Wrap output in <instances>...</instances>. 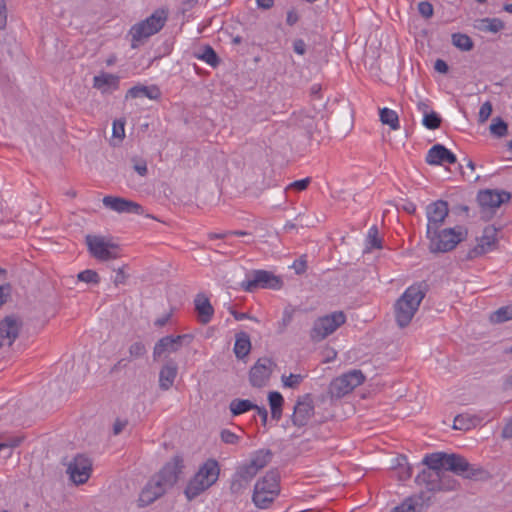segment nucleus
<instances>
[{
  "instance_id": "obj_1",
  "label": "nucleus",
  "mask_w": 512,
  "mask_h": 512,
  "mask_svg": "<svg viewBox=\"0 0 512 512\" xmlns=\"http://www.w3.org/2000/svg\"><path fill=\"white\" fill-rule=\"evenodd\" d=\"M422 464L433 471L439 473H448V471H451L467 479L479 480L487 475L484 469L471 465L466 458L454 453L435 452L427 454L423 458Z\"/></svg>"
},
{
  "instance_id": "obj_9",
  "label": "nucleus",
  "mask_w": 512,
  "mask_h": 512,
  "mask_svg": "<svg viewBox=\"0 0 512 512\" xmlns=\"http://www.w3.org/2000/svg\"><path fill=\"white\" fill-rule=\"evenodd\" d=\"M364 381L365 376L361 370H351L332 380L329 385V394L332 398H342Z\"/></svg>"
},
{
  "instance_id": "obj_35",
  "label": "nucleus",
  "mask_w": 512,
  "mask_h": 512,
  "mask_svg": "<svg viewBox=\"0 0 512 512\" xmlns=\"http://www.w3.org/2000/svg\"><path fill=\"white\" fill-rule=\"evenodd\" d=\"M477 27L482 31L497 33L504 29L505 25L499 18H483L479 20V25Z\"/></svg>"
},
{
  "instance_id": "obj_26",
  "label": "nucleus",
  "mask_w": 512,
  "mask_h": 512,
  "mask_svg": "<svg viewBox=\"0 0 512 512\" xmlns=\"http://www.w3.org/2000/svg\"><path fill=\"white\" fill-rule=\"evenodd\" d=\"M194 305L199 322L204 325L208 324L214 315V308L210 300L204 294H197Z\"/></svg>"
},
{
  "instance_id": "obj_60",
  "label": "nucleus",
  "mask_w": 512,
  "mask_h": 512,
  "mask_svg": "<svg viewBox=\"0 0 512 512\" xmlns=\"http://www.w3.org/2000/svg\"><path fill=\"white\" fill-rule=\"evenodd\" d=\"M434 69L439 72V73H447L448 70H449V67H448V64L442 60V59H437L434 63Z\"/></svg>"
},
{
  "instance_id": "obj_33",
  "label": "nucleus",
  "mask_w": 512,
  "mask_h": 512,
  "mask_svg": "<svg viewBox=\"0 0 512 512\" xmlns=\"http://www.w3.org/2000/svg\"><path fill=\"white\" fill-rule=\"evenodd\" d=\"M254 407H256V404H254L252 401L248 399H233L230 402L229 409L233 416H238L243 413H246L250 410H253Z\"/></svg>"
},
{
  "instance_id": "obj_42",
  "label": "nucleus",
  "mask_w": 512,
  "mask_h": 512,
  "mask_svg": "<svg viewBox=\"0 0 512 512\" xmlns=\"http://www.w3.org/2000/svg\"><path fill=\"white\" fill-rule=\"evenodd\" d=\"M442 122L441 117L434 111H431L429 114L424 115L423 117V125L429 130H435L440 127Z\"/></svg>"
},
{
  "instance_id": "obj_23",
  "label": "nucleus",
  "mask_w": 512,
  "mask_h": 512,
  "mask_svg": "<svg viewBox=\"0 0 512 512\" xmlns=\"http://www.w3.org/2000/svg\"><path fill=\"white\" fill-rule=\"evenodd\" d=\"M456 161L455 154L441 144L432 146L426 155V162L430 165L454 164Z\"/></svg>"
},
{
  "instance_id": "obj_36",
  "label": "nucleus",
  "mask_w": 512,
  "mask_h": 512,
  "mask_svg": "<svg viewBox=\"0 0 512 512\" xmlns=\"http://www.w3.org/2000/svg\"><path fill=\"white\" fill-rule=\"evenodd\" d=\"M452 44L461 51H470L474 47L472 39L463 33H453L451 36Z\"/></svg>"
},
{
  "instance_id": "obj_58",
  "label": "nucleus",
  "mask_w": 512,
  "mask_h": 512,
  "mask_svg": "<svg viewBox=\"0 0 512 512\" xmlns=\"http://www.w3.org/2000/svg\"><path fill=\"white\" fill-rule=\"evenodd\" d=\"M293 50L299 55H304L306 52V44L302 39H296L293 42Z\"/></svg>"
},
{
  "instance_id": "obj_4",
  "label": "nucleus",
  "mask_w": 512,
  "mask_h": 512,
  "mask_svg": "<svg viewBox=\"0 0 512 512\" xmlns=\"http://www.w3.org/2000/svg\"><path fill=\"white\" fill-rule=\"evenodd\" d=\"M220 473L219 465L216 460H207L188 482L185 488V496L188 500H193L209 487H211L218 479Z\"/></svg>"
},
{
  "instance_id": "obj_54",
  "label": "nucleus",
  "mask_w": 512,
  "mask_h": 512,
  "mask_svg": "<svg viewBox=\"0 0 512 512\" xmlns=\"http://www.w3.org/2000/svg\"><path fill=\"white\" fill-rule=\"evenodd\" d=\"M310 182H311V179L309 177L301 179V180H296V181L292 182L287 187V189H294L296 191H303V190H305L308 187Z\"/></svg>"
},
{
  "instance_id": "obj_44",
  "label": "nucleus",
  "mask_w": 512,
  "mask_h": 512,
  "mask_svg": "<svg viewBox=\"0 0 512 512\" xmlns=\"http://www.w3.org/2000/svg\"><path fill=\"white\" fill-rule=\"evenodd\" d=\"M77 279L79 281L89 283V284H98L100 282V276L95 270L86 269L84 271H81L77 275Z\"/></svg>"
},
{
  "instance_id": "obj_61",
  "label": "nucleus",
  "mask_w": 512,
  "mask_h": 512,
  "mask_svg": "<svg viewBox=\"0 0 512 512\" xmlns=\"http://www.w3.org/2000/svg\"><path fill=\"white\" fill-rule=\"evenodd\" d=\"M306 261L303 260V259H299V260H296L294 263H293V268L296 272V274H302L306 271Z\"/></svg>"
},
{
  "instance_id": "obj_38",
  "label": "nucleus",
  "mask_w": 512,
  "mask_h": 512,
  "mask_svg": "<svg viewBox=\"0 0 512 512\" xmlns=\"http://www.w3.org/2000/svg\"><path fill=\"white\" fill-rule=\"evenodd\" d=\"M125 121L122 119H116L113 122L112 128V140L113 146L119 145L125 137Z\"/></svg>"
},
{
  "instance_id": "obj_12",
  "label": "nucleus",
  "mask_w": 512,
  "mask_h": 512,
  "mask_svg": "<svg viewBox=\"0 0 512 512\" xmlns=\"http://www.w3.org/2000/svg\"><path fill=\"white\" fill-rule=\"evenodd\" d=\"M192 334H182L177 336L168 335L160 338L153 348V359L158 360L163 355L176 353L183 346H189L193 341Z\"/></svg>"
},
{
  "instance_id": "obj_30",
  "label": "nucleus",
  "mask_w": 512,
  "mask_h": 512,
  "mask_svg": "<svg viewBox=\"0 0 512 512\" xmlns=\"http://www.w3.org/2000/svg\"><path fill=\"white\" fill-rule=\"evenodd\" d=\"M251 350L250 337L246 332H239L235 336L234 353L238 359L245 358Z\"/></svg>"
},
{
  "instance_id": "obj_3",
  "label": "nucleus",
  "mask_w": 512,
  "mask_h": 512,
  "mask_svg": "<svg viewBox=\"0 0 512 512\" xmlns=\"http://www.w3.org/2000/svg\"><path fill=\"white\" fill-rule=\"evenodd\" d=\"M467 231L462 226L438 228L435 231L426 233L428 249L431 253H446L453 250L461 241L466 238Z\"/></svg>"
},
{
  "instance_id": "obj_37",
  "label": "nucleus",
  "mask_w": 512,
  "mask_h": 512,
  "mask_svg": "<svg viewBox=\"0 0 512 512\" xmlns=\"http://www.w3.org/2000/svg\"><path fill=\"white\" fill-rule=\"evenodd\" d=\"M378 234V228L375 225L368 230L365 252L382 248V240L379 238Z\"/></svg>"
},
{
  "instance_id": "obj_2",
  "label": "nucleus",
  "mask_w": 512,
  "mask_h": 512,
  "mask_svg": "<svg viewBox=\"0 0 512 512\" xmlns=\"http://www.w3.org/2000/svg\"><path fill=\"white\" fill-rule=\"evenodd\" d=\"M428 285L419 282L408 287L395 304V318L399 327L409 325L424 299Z\"/></svg>"
},
{
  "instance_id": "obj_5",
  "label": "nucleus",
  "mask_w": 512,
  "mask_h": 512,
  "mask_svg": "<svg viewBox=\"0 0 512 512\" xmlns=\"http://www.w3.org/2000/svg\"><path fill=\"white\" fill-rule=\"evenodd\" d=\"M167 21V12L163 9L156 10L153 14L134 24L130 30L131 47L137 48L146 39L158 33Z\"/></svg>"
},
{
  "instance_id": "obj_6",
  "label": "nucleus",
  "mask_w": 512,
  "mask_h": 512,
  "mask_svg": "<svg viewBox=\"0 0 512 512\" xmlns=\"http://www.w3.org/2000/svg\"><path fill=\"white\" fill-rule=\"evenodd\" d=\"M279 493V475L275 471H269L256 482L252 501L256 507L267 509Z\"/></svg>"
},
{
  "instance_id": "obj_47",
  "label": "nucleus",
  "mask_w": 512,
  "mask_h": 512,
  "mask_svg": "<svg viewBox=\"0 0 512 512\" xmlns=\"http://www.w3.org/2000/svg\"><path fill=\"white\" fill-rule=\"evenodd\" d=\"M128 351H129L130 359L141 358L147 352L145 345L142 342H140V341L132 343L129 346V350Z\"/></svg>"
},
{
  "instance_id": "obj_13",
  "label": "nucleus",
  "mask_w": 512,
  "mask_h": 512,
  "mask_svg": "<svg viewBox=\"0 0 512 512\" xmlns=\"http://www.w3.org/2000/svg\"><path fill=\"white\" fill-rule=\"evenodd\" d=\"M270 455V451H257L249 462L237 467L235 474L238 478L250 483L257 473L268 464Z\"/></svg>"
},
{
  "instance_id": "obj_7",
  "label": "nucleus",
  "mask_w": 512,
  "mask_h": 512,
  "mask_svg": "<svg viewBox=\"0 0 512 512\" xmlns=\"http://www.w3.org/2000/svg\"><path fill=\"white\" fill-rule=\"evenodd\" d=\"M415 482L424 486L428 492L450 491L457 485V481L448 473H439L428 468H424L416 476Z\"/></svg>"
},
{
  "instance_id": "obj_59",
  "label": "nucleus",
  "mask_w": 512,
  "mask_h": 512,
  "mask_svg": "<svg viewBox=\"0 0 512 512\" xmlns=\"http://www.w3.org/2000/svg\"><path fill=\"white\" fill-rule=\"evenodd\" d=\"M501 437L503 439H512V417L504 425L501 432Z\"/></svg>"
},
{
  "instance_id": "obj_24",
  "label": "nucleus",
  "mask_w": 512,
  "mask_h": 512,
  "mask_svg": "<svg viewBox=\"0 0 512 512\" xmlns=\"http://www.w3.org/2000/svg\"><path fill=\"white\" fill-rule=\"evenodd\" d=\"M167 488L163 486L159 481H157L154 477L146 484V486L141 491L139 502L141 506H147L161 497Z\"/></svg>"
},
{
  "instance_id": "obj_32",
  "label": "nucleus",
  "mask_w": 512,
  "mask_h": 512,
  "mask_svg": "<svg viewBox=\"0 0 512 512\" xmlns=\"http://www.w3.org/2000/svg\"><path fill=\"white\" fill-rule=\"evenodd\" d=\"M481 419L468 413L459 414L454 419L453 428L457 430H469L479 424Z\"/></svg>"
},
{
  "instance_id": "obj_40",
  "label": "nucleus",
  "mask_w": 512,
  "mask_h": 512,
  "mask_svg": "<svg viewBox=\"0 0 512 512\" xmlns=\"http://www.w3.org/2000/svg\"><path fill=\"white\" fill-rule=\"evenodd\" d=\"M490 132L495 137H505L508 134V125L500 117L494 118L490 125Z\"/></svg>"
},
{
  "instance_id": "obj_22",
  "label": "nucleus",
  "mask_w": 512,
  "mask_h": 512,
  "mask_svg": "<svg viewBox=\"0 0 512 512\" xmlns=\"http://www.w3.org/2000/svg\"><path fill=\"white\" fill-rule=\"evenodd\" d=\"M511 194L506 191L497 190H484L480 191L477 200L481 207L495 209L501 206V204L509 201Z\"/></svg>"
},
{
  "instance_id": "obj_29",
  "label": "nucleus",
  "mask_w": 512,
  "mask_h": 512,
  "mask_svg": "<svg viewBox=\"0 0 512 512\" xmlns=\"http://www.w3.org/2000/svg\"><path fill=\"white\" fill-rule=\"evenodd\" d=\"M161 96V92L157 86L136 85L130 88L126 94V98H143L156 100Z\"/></svg>"
},
{
  "instance_id": "obj_11",
  "label": "nucleus",
  "mask_w": 512,
  "mask_h": 512,
  "mask_svg": "<svg viewBox=\"0 0 512 512\" xmlns=\"http://www.w3.org/2000/svg\"><path fill=\"white\" fill-rule=\"evenodd\" d=\"M283 282L270 271L254 270L245 281L241 283V287L246 292H254L258 288L264 289H280Z\"/></svg>"
},
{
  "instance_id": "obj_18",
  "label": "nucleus",
  "mask_w": 512,
  "mask_h": 512,
  "mask_svg": "<svg viewBox=\"0 0 512 512\" xmlns=\"http://www.w3.org/2000/svg\"><path fill=\"white\" fill-rule=\"evenodd\" d=\"M314 415L313 400L309 394L300 397L293 409L291 421L296 427H304Z\"/></svg>"
},
{
  "instance_id": "obj_16",
  "label": "nucleus",
  "mask_w": 512,
  "mask_h": 512,
  "mask_svg": "<svg viewBox=\"0 0 512 512\" xmlns=\"http://www.w3.org/2000/svg\"><path fill=\"white\" fill-rule=\"evenodd\" d=\"M184 468L183 459L181 456H174L171 461L167 462L154 478L159 481L167 489L171 488L178 480L179 475Z\"/></svg>"
},
{
  "instance_id": "obj_15",
  "label": "nucleus",
  "mask_w": 512,
  "mask_h": 512,
  "mask_svg": "<svg viewBox=\"0 0 512 512\" xmlns=\"http://www.w3.org/2000/svg\"><path fill=\"white\" fill-rule=\"evenodd\" d=\"M91 470L92 462L82 454L75 456L67 467V473L76 485L86 483L91 475Z\"/></svg>"
},
{
  "instance_id": "obj_57",
  "label": "nucleus",
  "mask_w": 512,
  "mask_h": 512,
  "mask_svg": "<svg viewBox=\"0 0 512 512\" xmlns=\"http://www.w3.org/2000/svg\"><path fill=\"white\" fill-rule=\"evenodd\" d=\"M10 291L11 285L9 283L0 285V306L6 302V298L10 294Z\"/></svg>"
},
{
  "instance_id": "obj_27",
  "label": "nucleus",
  "mask_w": 512,
  "mask_h": 512,
  "mask_svg": "<svg viewBox=\"0 0 512 512\" xmlns=\"http://www.w3.org/2000/svg\"><path fill=\"white\" fill-rule=\"evenodd\" d=\"M178 373L177 364L173 360L167 361L159 372V387L166 391L170 389Z\"/></svg>"
},
{
  "instance_id": "obj_31",
  "label": "nucleus",
  "mask_w": 512,
  "mask_h": 512,
  "mask_svg": "<svg viewBox=\"0 0 512 512\" xmlns=\"http://www.w3.org/2000/svg\"><path fill=\"white\" fill-rule=\"evenodd\" d=\"M194 57L204 61L213 68L217 67L220 63V58L210 45H205L204 47L195 51Z\"/></svg>"
},
{
  "instance_id": "obj_53",
  "label": "nucleus",
  "mask_w": 512,
  "mask_h": 512,
  "mask_svg": "<svg viewBox=\"0 0 512 512\" xmlns=\"http://www.w3.org/2000/svg\"><path fill=\"white\" fill-rule=\"evenodd\" d=\"M125 267L126 266L124 265L118 269H114V271L116 272V275L113 279V283L115 284V286L123 285L126 283L128 275L124 271Z\"/></svg>"
},
{
  "instance_id": "obj_62",
  "label": "nucleus",
  "mask_w": 512,
  "mask_h": 512,
  "mask_svg": "<svg viewBox=\"0 0 512 512\" xmlns=\"http://www.w3.org/2000/svg\"><path fill=\"white\" fill-rule=\"evenodd\" d=\"M253 410H256L257 414L260 416L262 424L266 425L268 419L267 409L265 407H259L258 405H256V407H254Z\"/></svg>"
},
{
  "instance_id": "obj_55",
  "label": "nucleus",
  "mask_w": 512,
  "mask_h": 512,
  "mask_svg": "<svg viewBox=\"0 0 512 512\" xmlns=\"http://www.w3.org/2000/svg\"><path fill=\"white\" fill-rule=\"evenodd\" d=\"M22 439L19 437H12L7 439L4 442H0V450L2 449H11L17 447L21 443Z\"/></svg>"
},
{
  "instance_id": "obj_34",
  "label": "nucleus",
  "mask_w": 512,
  "mask_h": 512,
  "mask_svg": "<svg viewBox=\"0 0 512 512\" xmlns=\"http://www.w3.org/2000/svg\"><path fill=\"white\" fill-rule=\"evenodd\" d=\"M380 121L384 125H388L392 130H398L400 128L398 114L389 108H382L379 113Z\"/></svg>"
},
{
  "instance_id": "obj_43",
  "label": "nucleus",
  "mask_w": 512,
  "mask_h": 512,
  "mask_svg": "<svg viewBox=\"0 0 512 512\" xmlns=\"http://www.w3.org/2000/svg\"><path fill=\"white\" fill-rule=\"evenodd\" d=\"M398 477L401 481L408 480L412 476V468L407 463V459L405 456H401L398 459Z\"/></svg>"
},
{
  "instance_id": "obj_48",
  "label": "nucleus",
  "mask_w": 512,
  "mask_h": 512,
  "mask_svg": "<svg viewBox=\"0 0 512 512\" xmlns=\"http://www.w3.org/2000/svg\"><path fill=\"white\" fill-rule=\"evenodd\" d=\"M268 400L271 409L282 408L284 403L283 396L277 391L270 392L268 395Z\"/></svg>"
},
{
  "instance_id": "obj_63",
  "label": "nucleus",
  "mask_w": 512,
  "mask_h": 512,
  "mask_svg": "<svg viewBox=\"0 0 512 512\" xmlns=\"http://www.w3.org/2000/svg\"><path fill=\"white\" fill-rule=\"evenodd\" d=\"M299 20V16L297 12L292 9L287 12L286 22L288 25L292 26Z\"/></svg>"
},
{
  "instance_id": "obj_20",
  "label": "nucleus",
  "mask_w": 512,
  "mask_h": 512,
  "mask_svg": "<svg viewBox=\"0 0 512 512\" xmlns=\"http://www.w3.org/2000/svg\"><path fill=\"white\" fill-rule=\"evenodd\" d=\"M103 205L117 213L143 214V207L137 202L115 196H105L102 200Z\"/></svg>"
},
{
  "instance_id": "obj_41",
  "label": "nucleus",
  "mask_w": 512,
  "mask_h": 512,
  "mask_svg": "<svg viewBox=\"0 0 512 512\" xmlns=\"http://www.w3.org/2000/svg\"><path fill=\"white\" fill-rule=\"evenodd\" d=\"M250 483L238 478L236 474L233 475L230 484V491L235 496H240L248 489Z\"/></svg>"
},
{
  "instance_id": "obj_19",
  "label": "nucleus",
  "mask_w": 512,
  "mask_h": 512,
  "mask_svg": "<svg viewBox=\"0 0 512 512\" xmlns=\"http://www.w3.org/2000/svg\"><path fill=\"white\" fill-rule=\"evenodd\" d=\"M496 234L497 230L494 227H486L482 236L478 239L477 245L467 252L465 259L472 260L493 250L497 242Z\"/></svg>"
},
{
  "instance_id": "obj_46",
  "label": "nucleus",
  "mask_w": 512,
  "mask_h": 512,
  "mask_svg": "<svg viewBox=\"0 0 512 512\" xmlns=\"http://www.w3.org/2000/svg\"><path fill=\"white\" fill-rule=\"evenodd\" d=\"M304 376L301 374L282 375L281 380L284 387L295 389L303 381Z\"/></svg>"
},
{
  "instance_id": "obj_10",
  "label": "nucleus",
  "mask_w": 512,
  "mask_h": 512,
  "mask_svg": "<svg viewBox=\"0 0 512 512\" xmlns=\"http://www.w3.org/2000/svg\"><path fill=\"white\" fill-rule=\"evenodd\" d=\"M86 244L90 254L98 261H109L120 257L119 245L102 236L87 235Z\"/></svg>"
},
{
  "instance_id": "obj_45",
  "label": "nucleus",
  "mask_w": 512,
  "mask_h": 512,
  "mask_svg": "<svg viewBox=\"0 0 512 512\" xmlns=\"http://www.w3.org/2000/svg\"><path fill=\"white\" fill-rule=\"evenodd\" d=\"M491 319L497 323L512 320V306L499 308L496 312H494Z\"/></svg>"
},
{
  "instance_id": "obj_17",
  "label": "nucleus",
  "mask_w": 512,
  "mask_h": 512,
  "mask_svg": "<svg viewBox=\"0 0 512 512\" xmlns=\"http://www.w3.org/2000/svg\"><path fill=\"white\" fill-rule=\"evenodd\" d=\"M276 364L267 357L259 358L249 372L250 383L253 387H263L269 380Z\"/></svg>"
},
{
  "instance_id": "obj_49",
  "label": "nucleus",
  "mask_w": 512,
  "mask_h": 512,
  "mask_svg": "<svg viewBox=\"0 0 512 512\" xmlns=\"http://www.w3.org/2000/svg\"><path fill=\"white\" fill-rule=\"evenodd\" d=\"M418 12L425 19H429L434 13L433 5L428 1H422L418 4Z\"/></svg>"
},
{
  "instance_id": "obj_14",
  "label": "nucleus",
  "mask_w": 512,
  "mask_h": 512,
  "mask_svg": "<svg viewBox=\"0 0 512 512\" xmlns=\"http://www.w3.org/2000/svg\"><path fill=\"white\" fill-rule=\"evenodd\" d=\"M425 212L427 218L426 233H430L443 227L449 216V206L444 200H436L426 206Z\"/></svg>"
},
{
  "instance_id": "obj_56",
  "label": "nucleus",
  "mask_w": 512,
  "mask_h": 512,
  "mask_svg": "<svg viewBox=\"0 0 512 512\" xmlns=\"http://www.w3.org/2000/svg\"><path fill=\"white\" fill-rule=\"evenodd\" d=\"M7 23V9L5 0H0V29H4Z\"/></svg>"
},
{
  "instance_id": "obj_52",
  "label": "nucleus",
  "mask_w": 512,
  "mask_h": 512,
  "mask_svg": "<svg viewBox=\"0 0 512 512\" xmlns=\"http://www.w3.org/2000/svg\"><path fill=\"white\" fill-rule=\"evenodd\" d=\"M133 162V169L135 172H137L140 176H146L148 169H147V163L143 159H138L136 157L132 158Z\"/></svg>"
},
{
  "instance_id": "obj_50",
  "label": "nucleus",
  "mask_w": 512,
  "mask_h": 512,
  "mask_svg": "<svg viewBox=\"0 0 512 512\" xmlns=\"http://www.w3.org/2000/svg\"><path fill=\"white\" fill-rule=\"evenodd\" d=\"M492 113V104L490 101H486L482 104L480 107L479 113H478V120L480 123H484L488 120Z\"/></svg>"
},
{
  "instance_id": "obj_64",
  "label": "nucleus",
  "mask_w": 512,
  "mask_h": 512,
  "mask_svg": "<svg viewBox=\"0 0 512 512\" xmlns=\"http://www.w3.org/2000/svg\"><path fill=\"white\" fill-rule=\"evenodd\" d=\"M126 425H127V421H122V420L117 419L113 425L114 435L120 434L124 430Z\"/></svg>"
},
{
  "instance_id": "obj_51",
  "label": "nucleus",
  "mask_w": 512,
  "mask_h": 512,
  "mask_svg": "<svg viewBox=\"0 0 512 512\" xmlns=\"http://www.w3.org/2000/svg\"><path fill=\"white\" fill-rule=\"evenodd\" d=\"M220 436L221 440L226 444L235 445L240 440V436H238L237 434L233 433L228 429L222 430Z\"/></svg>"
},
{
  "instance_id": "obj_39",
  "label": "nucleus",
  "mask_w": 512,
  "mask_h": 512,
  "mask_svg": "<svg viewBox=\"0 0 512 512\" xmlns=\"http://www.w3.org/2000/svg\"><path fill=\"white\" fill-rule=\"evenodd\" d=\"M295 313V308L291 306H287L284 308L282 313V318L280 321L277 322V333L283 334L287 327L291 324L293 320V316Z\"/></svg>"
},
{
  "instance_id": "obj_8",
  "label": "nucleus",
  "mask_w": 512,
  "mask_h": 512,
  "mask_svg": "<svg viewBox=\"0 0 512 512\" xmlns=\"http://www.w3.org/2000/svg\"><path fill=\"white\" fill-rule=\"evenodd\" d=\"M346 321L342 311H335L331 314L317 318L310 330V339L313 342H320L334 333Z\"/></svg>"
},
{
  "instance_id": "obj_28",
  "label": "nucleus",
  "mask_w": 512,
  "mask_h": 512,
  "mask_svg": "<svg viewBox=\"0 0 512 512\" xmlns=\"http://www.w3.org/2000/svg\"><path fill=\"white\" fill-rule=\"evenodd\" d=\"M93 87L102 93H108L119 87V77L109 73H102L93 79Z\"/></svg>"
},
{
  "instance_id": "obj_21",
  "label": "nucleus",
  "mask_w": 512,
  "mask_h": 512,
  "mask_svg": "<svg viewBox=\"0 0 512 512\" xmlns=\"http://www.w3.org/2000/svg\"><path fill=\"white\" fill-rule=\"evenodd\" d=\"M20 323L13 316H6L0 321V348L4 345L11 346L18 337Z\"/></svg>"
},
{
  "instance_id": "obj_25",
  "label": "nucleus",
  "mask_w": 512,
  "mask_h": 512,
  "mask_svg": "<svg viewBox=\"0 0 512 512\" xmlns=\"http://www.w3.org/2000/svg\"><path fill=\"white\" fill-rule=\"evenodd\" d=\"M429 501L430 496L420 492L418 495L406 498L400 505L394 507L392 512H421L425 506H428Z\"/></svg>"
}]
</instances>
